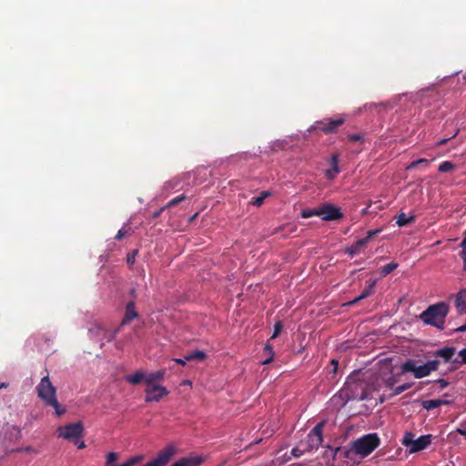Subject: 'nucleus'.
I'll use <instances>...</instances> for the list:
<instances>
[{
    "label": "nucleus",
    "instance_id": "1",
    "mask_svg": "<svg viewBox=\"0 0 466 466\" xmlns=\"http://www.w3.org/2000/svg\"><path fill=\"white\" fill-rule=\"evenodd\" d=\"M450 311V307L446 302H438L430 305L422 311L419 319L426 325L436 327L439 329H444L445 319Z\"/></svg>",
    "mask_w": 466,
    "mask_h": 466
},
{
    "label": "nucleus",
    "instance_id": "2",
    "mask_svg": "<svg viewBox=\"0 0 466 466\" xmlns=\"http://www.w3.org/2000/svg\"><path fill=\"white\" fill-rule=\"evenodd\" d=\"M37 397L41 399L46 406L55 409L56 414L61 416L66 412L56 398V388L50 381L49 376L43 377L35 388Z\"/></svg>",
    "mask_w": 466,
    "mask_h": 466
},
{
    "label": "nucleus",
    "instance_id": "3",
    "mask_svg": "<svg viewBox=\"0 0 466 466\" xmlns=\"http://www.w3.org/2000/svg\"><path fill=\"white\" fill-rule=\"evenodd\" d=\"M380 444V439L377 433L365 434L352 441L353 451L360 458L369 456Z\"/></svg>",
    "mask_w": 466,
    "mask_h": 466
},
{
    "label": "nucleus",
    "instance_id": "4",
    "mask_svg": "<svg viewBox=\"0 0 466 466\" xmlns=\"http://www.w3.org/2000/svg\"><path fill=\"white\" fill-rule=\"evenodd\" d=\"M83 431L84 426L80 421L69 423L57 429L58 437L64 438L74 444H77L78 439L83 435Z\"/></svg>",
    "mask_w": 466,
    "mask_h": 466
},
{
    "label": "nucleus",
    "instance_id": "5",
    "mask_svg": "<svg viewBox=\"0 0 466 466\" xmlns=\"http://www.w3.org/2000/svg\"><path fill=\"white\" fill-rule=\"evenodd\" d=\"M345 122V119L343 117H338V118H330L326 117L322 120L316 121L314 125L311 127V130H319L325 134H330L335 133L339 127L343 125Z\"/></svg>",
    "mask_w": 466,
    "mask_h": 466
},
{
    "label": "nucleus",
    "instance_id": "6",
    "mask_svg": "<svg viewBox=\"0 0 466 466\" xmlns=\"http://www.w3.org/2000/svg\"><path fill=\"white\" fill-rule=\"evenodd\" d=\"M324 425V420L319 422L308 434L305 444L306 450L308 451L317 450L321 445L323 441L322 431Z\"/></svg>",
    "mask_w": 466,
    "mask_h": 466
},
{
    "label": "nucleus",
    "instance_id": "7",
    "mask_svg": "<svg viewBox=\"0 0 466 466\" xmlns=\"http://www.w3.org/2000/svg\"><path fill=\"white\" fill-rule=\"evenodd\" d=\"M176 452L177 449L175 446L167 445L161 450L153 460L143 466H167Z\"/></svg>",
    "mask_w": 466,
    "mask_h": 466
},
{
    "label": "nucleus",
    "instance_id": "8",
    "mask_svg": "<svg viewBox=\"0 0 466 466\" xmlns=\"http://www.w3.org/2000/svg\"><path fill=\"white\" fill-rule=\"evenodd\" d=\"M417 360H408L401 365L402 372H412L416 379H421L431 374L426 364L416 366Z\"/></svg>",
    "mask_w": 466,
    "mask_h": 466
},
{
    "label": "nucleus",
    "instance_id": "9",
    "mask_svg": "<svg viewBox=\"0 0 466 466\" xmlns=\"http://www.w3.org/2000/svg\"><path fill=\"white\" fill-rule=\"evenodd\" d=\"M320 218L324 221H335L343 218L340 208L330 203H324L320 206Z\"/></svg>",
    "mask_w": 466,
    "mask_h": 466
},
{
    "label": "nucleus",
    "instance_id": "10",
    "mask_svg": "<svg viewBox=\"0 0 466 466\" xmlns=\"http://www.w3.org/2000/svg\"><path fill=\"white\" fill-rule=\"evenodd\" d=\"M147 402L159 401L163 397L168 394L167 388L160 385H153L152 387H147L145 390Z\"/></svg>",
    "mask_w": 466,
    "mask_h": 466
},
{
    "label": "nucleus",
    "instance_id": "11",
    "mask_svg": "<svg viewBox=\"0 0 466 466\" xmlns=\"http://www.w3.org/2000/svg\"><path fill=\"white\" fill-rule=\"evenodd\" d=\"M432 436L431 434L422 435L419 437L417 440H414L412 442V446L410 448V452H417L427 448L431 441Z\"/></svg>",
    "mask_w": 466,
    "mask_h": 466
},
{
    "label": "nucleus",
    "instance_id": "12",
    "mask_svg": "<svg viewBox=\"0 0 466 466\" xmlns=\"http://www.w3.org/2000/svg\"><path fill=\"white\" fill-rule=\"evenodd\" d=\"M454 305L460 315L466 314V289H462L455 295Z\"/></svg>",
    "mask_w": 466,
    "mask_h": 466
},
{
    "label": "nucleus",
    "instance_id": "13",
    "mask_svg": "<svg viewBox=\"0 0 466 466\" xmlns=\"http://www.w3.org/2000/svg\"><path fill=\"white\" fill-rule=\"evenodd\" d=\"M138 314L135 309V302L129 301L126 306V312L123 320L121 321L120 327L130 323L132 320L137 319Z\"/></svg>",
    "mask_w": 466,
    "mask_h": 466
},
{
    "label": "nucleus",
    "instance_id": "14",
    "mask_svg": "<svg viewBox=\"0 0 466 466\" xmlns=\"http://www.w3.org/2000/svg\"><path fill=\"white\" fill-rule=\"evenodd\" d=\"M166 375V370H159L155 372H151L148 374H146L145 377V383L147 387H152L153 385H156L155 382L161 381Z\"/></svg>",
    "mask_w": 466,
    "mask_h": 466
},
{
    "label": "nucleus",
    "instance_id": "15",
    "mask_svg": "<svg viewBox=\"0 0 466 466\" xmlns=\"http://www.w3.org/2000/svg\"><path fill=\"white\" fill-rule=\"evenodd\" d=\"M456 352V349L454 347H444L441 349H439L435 351L434 355L436 357H440L444 360L446 362H452V357L454 356Z\"/></svg>",
    "mask_w": 466,
    "mask_h": 466
},
{
    "label": "nucleus",
    "instance_id": "16",
    "mask_svg": "<svg viewBox=\"0 0 466 466\" xmlns=\"http://www.w3.org/2000/svg\"><path fill=\"white\" fill-rule=\"evenodd\" d=\"M203 462L200 457H185L181 458L171 466H199Z\"/></svg>",
    "mask_w": 466,
    "mask_h": 466
},
{
    "label": "nucleus",
    "instance_id": "17",
    "mask_svg": "<svg viewBox=\"0 0 466 466\" xmlns=\"http://www.w3.org/2000/svg\"><path fill=\"white\" fill-rule=\"evenodd\" d=\"M118 330H119V328L115 329L114 331H108V330L104 329L100 326H96L94 329H90L89 333L91 336H99L100 333H103L104 337L106 339V340L111 341L115 338L116 334L118 332Z\"/></svg>",
    "mask_w": 466,
    "mask_h": 466
},
{
    "label": "nucleus",
    "instance_id": "18",
    "mask_svg": "<svg viewBox=\"0 0 466 466\" xmlns=\"http://www.w3.org/2000/svg\"><path fill=\"white\" fill-rule=\"evenodd\" d=\"M331 167L328 169L325 173V176L328 179H333L337 174L339 173V156L334 154L331 157L330 160Z\"/></svg>",
    "mask_w": 466,
    "mask_h": 466
},
{
    "label": "nucleus",
    "instance_id": "19",
    "mask_svg": "<svg viewBox=\"0 0 466 466\" xmlns=\"http://www.w3.org/2000/svg\"><path fill=\"white\" fill-rule=\"evenodd\" d=\"M449 400H441V399H434V400H427L422 401V407L427 410H431L441 405L449 404Z\"/></svg>",
    "mask_w": 466,
    "mask_h": 466
},
{
    "label": "nucleus",
    "instance_id": "20",
    "mask_svg": "<svg viewBox=\"0 0 466 466\" xmlns=\"http://www.w3.org/2000/svg\"><path fill=\"white\" fill-rule=\"evenodd\" d=\"M367 245V239H359L353 245L347 248L346 254L351 258L360 253V250Z\"/></svg>",
    "mask_w": 466,
    "mask_h": 466
},
{
    "label": "nucleus",
    "instance_id": "21",
    "mask_svg": "<svg viewBox=\"0 0 466 466\" xmlns=\"http://www.w3.org/2000/svg\"><path fill=\"white\" fill-rule=\"evenodd\" d=\"M368 285L364 288V289L361 291L360 295V299H367L368 297L371 296L375 292V288L377 284V280H370L367 282Z\"/></svg>",
    "mask_w": 466,
    "mask_h": 466
},
{
    "label": "nucleus",
    "instance_id": "22",
    "mask_svg": "<svg viewBox=\"0 0 466 466\" xmlns=\"http://www.w3.org/2000/svg\"><path fill=\"white\" fill-rule=\"evenodd\" d=\"M146 374L143 371H137L132 375H128L126 377V380L132 384V385H137L139 384L143 380H145Z\"/></svg>",
    "mask_w": 466,
    "mask_h": 466
},
{
    "label": "nucleus",
    "instance_id": "23",
    "mask_svg": "<svg viewBox=\"0 0 466 466\" xmlns=\"http://www.w3.org/2000/svg\"><path fill=\"white\" fill-rule=\"evenodd\" d=\"M415 217L410 216L407 217L405 213L401 212L396 219V223L399 227H405L412 222H414Z\"/></svg>",
    "mask_w": 466,
    "mask_h": 466
},
{
    "label": "nucleus",
    "instance_id": "24",
    "mask_svg": "<svg viewBox=\"0 0 466 466\" xmlns=\"http://www.w3.org/2000/svg\"><path fill=\"white\" fill-rule=\"evenodd\" d=\"M301 217L303 218H309L311 217H320V206L315 208H306L301 211Z\"/></svg>",
    "mask_w": 466,
    "mask_h": 466
},
{
    "label": "nucleus",
    "instance_id": "25",
    "mask_svg": "<svg viewBox=\"0 0 466 466\" xmlns=\"http://www.w3.org/2000/svg\"><path fill=\"white\" fill-rule=\"evenodd\" d=\"M207 357V354L202 350H196L194 352L188 353L186 355V360L188 361L191 360H204Z\"/></svg>",
    "mask_w": 466,
    "mask_h": 466
},
{
    "label": "nucleus",
    "instance_id": "26",
    "mask_svg": "<svg viewBox=\"0 0 466 466\" xmlns=\"http://www.w3.org/2000/svg\"><path fill=\"white\" fill-rule=\"evenodd\" d=\"M337 452H340V454L344 458L352 460V455L355 454V452L353 451V447H352V442L350 443V449H346V448L342 449L340 447H337L335 449V453H337Z\"/></svg>",
    "mask_w": 466,
    "mask_h": 466
},
{
    "label": "nucleus",
    "instance_id": "27",
    "mask_svg": "<svg viewBox=\"0 0 466 466\" xmlns=\"http://www.w3.org/2000/svg\"><path fill=\"white\" fill-rule=\"evenodd\" d=\"M398 267V264L397 263H389V264H386L385 266H383L380 269V275L382 277H386L387 275H389L390 273H391L394 269H396Z\"/></svg>",
    "mask_w": 466,
    "mask_h": 466
},
{
    "label": "nucleus",
    "instance_id": "28",
    "mask_svg": "<svg viewBox=\"0 0 466 466\" xmlns=\"http://www.w3.org/2000/svg\"><path fill=\"white\" fill-rule=\"evenodd\" d=\"M269 196V192L268 191H263L260 196L257 197V198H252L251 200V204L256 206V207H260L264 200L266 199V198H268Z\"/></svg>",
    "mask_w": 466,
    "mask_h": 466
},
{
    "label": "nucleus",
    "instance_id": "29",
    "mask_svg": "<svg viewBox=\"0 0 466 466\" xmlns=\"http://www.w3.org/2000/svg\"><path fill=\"white\" fill-rule=\"evenodd\" d=\"M430 161L426 158H420L418 160L412 161L407 167V169H414L420 165H423L425 167H428Z\"/></svg>",
    "mask_w": 466,
    "mask_h": 466
},
{
    "label": "nucleus",
    "instance_id": "30",
    "mask_svg": "<svg viewBox=\"0 0 466 466\" xmlns=\"http://www.w3.org/2000/svg\"><path fill=\"white\" fill-rule=\"evenodd\" d=\"M454 169V165L451 161H444L440 166L438 170L441 173L450 172Z\"/></svg>",
    "mask_w": 466,
    "mask_h": 466
},
{
    "label": "nucleus",
    "instance_id": "31",
    "mask_svg": "<svg viewBox=\"0 0 466 466\" xmlns=\"http://www.w3.org/2000/svg\"><path fill=\"white\" fill-rule=\"evenodd\" d=\"M460 246L462 248L460 253V257L463 260L464 268H466V231L463 233V238Z\"/></svg>",
    "mask_w": 466,
    "mask_h": 466
},
{
    "label": "nucleus",
    "instance_id": "32",
    "mask_svg": "<svg viewBox=\"0 0 466 466\" xmlns=\"http://www.w3.org/2000/svg\"><path fill=\"white\" fill-rule=\"evenodd\" d=\"M413 385V383H404L402 385H400L396 388L393 389V396H397V395H400V393L404 392L405 390H409L411 388V386Z\"/></svg>",
    "mask_w": 466,
    "mask_h": 466
},
{
    "label": "nucleus",
    "instance_id": "33",
    "mask_svg": "<svg viewBox=\"0 0 466 466\" xmlns=\"http://www.w3.org/2000/svg\"><path fill=\"white\" fill-rule=\"evenodd\" d=\"M118 460V453L109 452L106 458V466H113L114 463Z\"/></svg>",
    "mask_w": 466,
    "mask_h": 466
},
{
    "label": "nucleus",
    "instance_id": "34",
    "mask_svg": "<svg viewBox=\"0 0 466 466\" xmlns=\"http://www.w3.org/2000/svg\"><path fill=\"white\" fill-rule=\"evenodd\" d=\"M459 357H461V359H454L452 363L457 364L458 366L466 364V348L459 351Z\"/></svg>",
    "mask_w": 466,
    "mask_h": 466
},
{
    "label": "nucleus",
    "instance_id": "35",
    "mask_svg": "<svg viewBox=\"0 0 466 466\" xmlns=\"http://www.w3.org/2000/svg\"><path fill=\"white\" fill-rule=\"evenodd\" d=\"M264 350L268 352V354H269V357L268 359H266L265 360H263V362H262L264 365H267V364H269L270 362H272L273 357H274V352H273L272 346H270L269 344H266Z\"/></svg>",
    "mask_w": 466,
    "mask_h": 466
},
{
    "label": "nucleus",
    "instance_id": "36",
    "mask_svg": "<svg viewBox=\"0 0 466 466\" xmlns=\"http://www.w3.org/2000/svg\"><path fill=\"white\" fill-rule=\"evenodd\" d=\"M187 198L186 195H180V196H177L176 198H174L173 199H171L167 204V208H171V207H174L179 203H181L182 201H184L185 199Z\"/></svg>",
    "mask_w": 466,
    "mask_h": 466
},
{
    "label": "nucleus",
    "instance_id": "37",
    "mask_svg": "<svg viewBox=\"0 0 466 466\" xmlns=\"http://www.w3.org/2000/svg\"><path fill=\"white\" fill-rule=\"evenodd\" d=\"M141 460H142L141 456L131 457L127 461H125L124 463H122V464H120L118 466H135Z\"/></svg>",
    "mask_w": 466,
    "mask_h": 466
},
{
    "label": "nucleus",
    "instance_id": "38",
    "mask_svg": "<svg viewBox=\"0 0 466 466\" xmlns=\"http://www.w3.org/2000/svg\"><path fill=\"white\" fill-rule=\"evenodd\" d=\"M413 441V435L410 432H407L403 438L402 444L410 449Z\"/></svg>",
    "mask_w": 466,
    "mask_h": 466
},
{
    "label": "nucleus",
    "instance_id": "39",
    "mask_svg": "<svg viewBox=\"0 0 466 466\" xmlns=\"http://www.w3.org/2000/svg\"><path fill=\"white\" fill-rule=\"evenodd\" d=\"M282 329H283L282 322L280 320L277 321L274 325V332L271 336V339H276L281 332Z\"/></svg>",
    "mask_w": 466,
    "mask_h": 466
},
{
    "label": "nucleus",
    "instance_id": "40",
    "mask_svg": "<svg viewBox=\"0 0 466 466\" xmlns=\"http://www.w3.org/2000/svg\"><path fill=\"white\" fill-rule=\"evenodd\" d=\"M396 382H397V379L393 375L390 376L389 378L384 379V385L389 389H393Z\"/></svg>",
    "mask_w": 466,
    "mask_h": 466
},
{
    "label": "nucleus",
    "instance_id": "41",
    "mask_svg": "<svg viewBox=\"0 0 466 466\" xmlns=\"http://www.w3.org/2000/svg\"><path fill=\"white\" fill-rule=\"evenodd\" d=\"M429 369V371L437 370L440 365V361L438 360H432L425 363Z\"/></svg>",
    "mask_w": 466,
    "mask_h": 466
},
{
    "label": "nucleus",
    "instance_id": "42",
    "mask_svg": "<svg viewBox=\"0 0 466 466\" xmlns=\"http://www.w3.org/2000/svg\"><path fill=\"white\" fill-rule=\"evenodd\" d=\"M459 131H460V130L457 128V129L455 130V132L453 133V135H452V136H451V137H447V138H442V139L439 140V141L436 143V145H437L438 147H441V146L445 145L449 140H451V138L455 137L458 135Z\"/></svg>",
    "mask_w": 466,
    "mask_h": 466
},
{
    "label": "nucleus",
    "instance_id": "43",
    "mask_svg": "<svg viewBox=\"0 0 466 466\" xmlns=\"http://www.w3.org/2000/svg\"><path fill=\"white\" fill-rule=\"evenodd\" d=\"M380 231H381L380 229L369 230L366 238H363L362 239H367V243H368L372 238L378 236Z\"/></svg>",
    "mask_w": 466,
    "mask_h": 466
},
{
    "label": "nucleus",
    "instance_id": "44",
    "mask_svg": "<svg viewBox=\"0 0 466 466\" xmlns=\"http://www.w3.org/2000/svg\"><path fill=\"white\" fill-rule=\"evenodd\" d=\"M305 451H308L306 450V447H304L303 449H300L299 447H295L292 449L291 451V453L294 457H299L301 456Z\"/></svg>",
    "mask_w": 466,
    "mask_h": 466
},
{
    "label": "nucleus",
    "instance_id": "45",
    "mask_svg": "<svg viewBox=\"0 0 466 466\" xmlns=\"http://www.w3.org/2000/svg\"><path fill=\"white\" fill-rule=\"evenodd\" d=\"M349 140L351 142L362 141L363 137L360 134H353L349 136Z\"/></svg>",
    "mask_w": 466,
    "mask_h": 466
},
{
    "label": "nucleus",
    "instance_id": "46",
    "mask_svg": "<svg viewBox=\"0 0 466 466\" xmlns=\"http://www.w3.org/2000/svg\"><path fill=\"white\" fill-rule=\"evenodd\" d=\"M330 365L332 366L331 370H330V373H333V374H336L337 373V370H338V366H339V362L338 360H330Z\"/></svg>",
    "mask_w": 466,
    "mask_h": 466
},
{
    "label": "nucleus",
    "instance_id": "47",
    "mask_svg": "<svg viewBox=\"0 0 466 466\" xmlns=\"http://www.w3.org/2000/svg\"><path fill=\"white\" fill-rule=\"evenodd\" d=\"M127 234V231L125 228H121L118 230L115 238L117 240H121Z\"/></svg>",
    "mask_w": 466,
    "mask_h": 466
},
{
    "label": "nucleus",
    "instance_id": "48",
    "mask_svg": "<svg viewBox=\"0 0 466 466\" xmlns=\"http://www.w3.org/2000/svg\"><path fill=\"white\" fill-rule=\"evenodd\" d=\"M436 383L440 385L441 389H444L449 385V382L445 380L444 379H438L435 380Z\"/></svg>",
    "mask_w": 466,
    "mask_h": 466
},
{
    "label": "nucleus",
    "instance_id": "49",
    "mask_svg": "<svg viewBox=\"0 0 466 466\" xmlns=\"http://www.w3.org/2000/svg\"><path fill=\"white\" fill-rule=\"evenodd\" d=\"M167 208V205H166V206H164V207L160 208L159 209H157V210L154 211V213H153V218H158V217L162 214V212H163L164 210H166Z\"/></svg>",
    "mask_w": 466,
    "mask_h": 466
},
{
    "label": "nucleus",
    "instance_id": "50",
    "mask_svg": "<svg viewBox=\"0 0 466 466\" xmlns=\"http://www.w3.org/2000/svg\"><path fill=\"white\" fill-rule=\"evenodd\" d=\"M173 361L184 366L187 363V361H188V360H186V356H185L183 359H173Z\"/></svg>",
    "mask_w": 466,
    "mask_h": 466
},
{
    "label": "nucleus",
    "instance_id": "51",
    "mask_svg": "<svg viewBox=\"0 0 466 466\" xmlns=\"http://www.w3.org/2000/svg\"><path fill=\"white\" fill-rule=\"evenodd\" d=\"M137 253V251H134V254L133 255H128L127 256V263H134L135 261V257H136V254Z\"/></svg>",
    "mask_w": 466,
    "mask_h": 466
},
{
    "label": "nucleus",
    "instance_id": "52",
    "mask_svg": "<svg viewBox=\"0 0 466 466\" xmlns=\"http://www.w3.org/2000/svg\"><path fill=\"white\" fill-rule=\"evenodd\" d=\"M454 332H465L466 331V324L462 325L457 329H453Z\"/></svg>",
    "mask_w": 466,
    "mask_h": 466
},
{
    "label": "nucleus",
    "instance_id": "53",
    "mask_svg": "<svg viewBox=\"0 0 466 466\" xmlns=\"http://www.w3.org/2000/svg\"><path fill=\"white\" fill-rule=\"evenodd\" d=\"M363 299H360V296L355 298L353 300L348 302V305L352 306L357 304L359 301L362 300Z\"/></svg>",
    "mask_w": 466,
    "mask_h": 466
},
{
    "label": "nucleus",
    "instance_id": "54",
    "mask_svg": "<svg viewBox=\"0 0 466 466\" xmlns=\"http://www.w3.org/2000/svg\"><path fill=\"white\" fill-rule=\"evenodd\" d=\"M76 445L77 446L78 449H84L86 447L85 442L83 441H79V440H78L77 444H76Z\"/></svg>",
    "mask_w": 466,
    "mask_h": 466
},
{
    "label": "nucleus",
    "instance_id": "55",
    "mask_svg": "<svg viewBox=\"0 0 466 466\" xmlns=\"http://www.w3.org/2000/svg\"><path fill=\"white\" fill-rule=\"evenodd\" d=\"M457 432L466 437V430L457 429Z\"/></svg>",
    "mask_w": 466,
    "mask_h": 466
},
{
    "label": "nucleus",
    "instance_id": "56",
    "mask_svg": "<svg viewBox=\"0 0 466 466\" xmlns=\"http://www.w3.org/2000/svg\"><path fill=\"white\" fill-rule=\"evenodd\" d=\"M7 386H8V384H7V383H5V382H0V390H1V389H4V388H6Z\"/></svg>",
    "mask_w": 466,
    "mask_h": 466
}]
</instances>
